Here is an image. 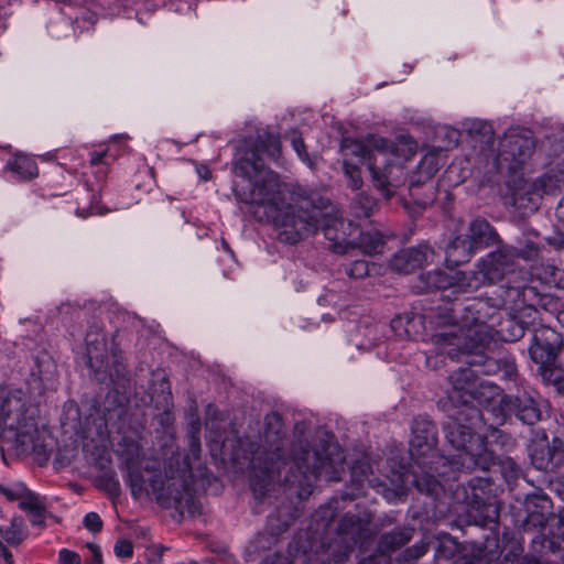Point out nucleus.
I'll use <instances>...</instances> for the list:
<instances>
[{"mask_svg": "<svg viewBox=\"0 0 564 564\" xmlns=\"http://www.w3.org/2000/svg\"><path fill=\"white\" fill-rule=\"evenodd\" d=\"M284 436L280 414H267L263 441L250 460V486L257 499H264L280 482L303 486L319 478L340 480L345 456L337 444L323 442L310 447L299 440L288 455Z\"/></svg>", "mask_w": 564, "mask_h": 564, "instance_id": "f257e3e1", "label": "nucleus"}, {"mask_svg": "<svg viewBox=\"0 0 564 564\" xmlns=\"http://www.w3.org/2000/svg\"><path fill=\"white\" fill-rule=\"evenodd\" d=\"M263 221H272L278 228L280 241L294 245L322 229L329 241V249L347 253L352 245L345 231L346 223L338 216L329 198L315 191L299 188L282 207H270Z\"/></svg>", "mask_w": 564, "mask_h": 564, "instance_id": "f03ea898", "label": "nucleus"}, {"mask_svg": "<svg viewBox=\"0 0 564 564\" xmlns=\"http://www.w3.org/2000/svg\"><path fill=\"white\" fill-rule=\"evenodd\" d=\"M280 153L279 138L264 131L258 134L253 149L235 161L234 171L241 178L234 187L236 198L254 207V217L260 221L269 216L271 205L283 207L301 188L281 182L279 175L264 165L261 155L278 160Z\"/></svg>", "mask_w": 564, "mask_h": 564, "instance_id": "7ed1b4c3", "label": "nucleus"}, {"mask_svg": "<svg viewBox=\"0 0 564 564\" xmlns=\"http://www.w3.org/2000/svg\"><path fill=\"white\" fill-rule=\"evenodd\" d=\"M410 438V470L402 468L391 479L394 491L402 492L412 484L421 494L437 498L446 488L448 458L436 451L437 430L426 417H416L412 423Z\"/></svg>", "mask_w": 564, "mask_h": 564, "instance_id": "20e7f679", "label": "nucleus"}, {"mask_svg": "<svg viewBox=\"0 0 564 564\" xmlns=\"http://www.w3.org/2000/svg\"><path fill=\"white\" fill-rule=\"evenodd\" d=\"M164 477L165 480L154 475L147 481L137 463L127 460V482L134 498L151 491L160 503L173 506L181 517L199 514L200 505L191 489L193 474L189 463L180 454H173L164 464Z\"/></svg>", "mask_w": 564, "mask_h": 564, "instance_id": "39448f33", "label": "nucleus"}, {"mask_svg": "<svg viewBox=\"0 0 564 564\" xmlns=\"http://www.w3.org/2000/svg\"><path fill=\"white\" fill-rule=\"evenodd\" d=\"M480 417L486 420L485 413L468 405V400L464 398L463 405L449 414L444 423L446 441L460 452L448 459L451 467L447 468L449 476L446 477V482L456 480L460 471H470L477 467L487 470L491 464L496 463L495 451L487 448L484 437L473 432L474 421Z\"/></svg>", "mask_w": 564, "mask_h": 564, "instance_id": "423d86ee", "label": "nucleus"}, {"mask_svg": "<svg viewBox=\"0 0 564 564\" xmlns=\"http://www.w3.org/2000/svg\"><path fill=\"white\" fill-rule=\"evenodd\" d=\"M400 147H406L411 153L415 149L414 142L403 138L398 143H393L370 134L365 141L344 138L340 150L344 156L343 161L359 164L367 160L373 186L386 198H390L397 186V174L402 173V169L397 162L401 156Z\"/></svg>", "mask_w": 564, "mask_h": 564, "instance_id": "0eeeda50", "label": "nucleus"}, {"mask_svg": "<svg viewBox=\"0 0 564 564\" xmlns=\"http://www.w3.org/2000/svg\"><path fill=\"white\" fill-rule=\"evenodd\" d=\"M0 437L22 451L43 448L35 410L28 404L25 393L0 387Z\"/></svg>", "mask_w": 564, "mask_h": 564, "instance_id": "6e6552de", "label": "nucleus"}, {"mask_svg": "<svg viewBox=\"0 0 564 564\" xmlns=\"http://www.w3.org/2000/svg\"><path fill=\"white\" fill-rule=\"evenodd\" d=\"M500 302L497 307L519 308L518 315H507L499 322L496 333L503 341L521 339L530 326H534L538 307L547 310L552 302L547 295H541L534 286L530 285H501Z\"/></svg>", "mask_w": 564, "mask_h": 564, "instance_id": "1a4fd4ad", "label": "nucleus"}, {"mask_svg": "<svg viewBox=\"0 0 564 564\" xmlns=\"http://www.w3.org/2000/svg\"><path fill=\"white\" fill-rule=\"evenodd\" d=\"M477 339L468 344H462V336L453 332H440L432 336V343L435 345L438 354L447 355L451 359L459 360L465 357V362L469 366H478L480 373L497 375L500 372V358L495 359L485 355V350L494 340V333L486 328H480L474 333Z\"/></svg>", "mask_w": 564, "mask_h": 564, "instance_id": "9d476101", "label": "nucleus"}, {"mask_svg": "<svg viewBox=\"0 0 564 564\" xmlns=\"http://www.w3.org/2000/svg\"><path fill=\"white\" fill-rule=\"evenodd\" d=\"M497 304H490L488 299H468L463 302H455L449 308V321L452 327L444 332H453L462 336V344L473 343L477 337L474 333L486 328L494 333L488 322L494 319Z\"/></svg>", "mask_w": 564, "mask_h": 564, "instance_id": "9b49d317", "label": "nucleus"}, {"mask_svg": "<svg viewBox=\"0 0 564 564\" xmlns=\"http://www.w3.org/2000/svg\"><path fill=\"white\" fill-rule=\"evenodd\" d=\"M368 524L369 521L358 514L350 512L344 514L336 528L337 538L327 545L324 543L322 545L323 551L318 557L321 563L325 564L326 561H328V564L345 563L357 543L365 544L369 536Z\"/></svg>", "mask_w": 564, "mask_h": 564, "instance_id": "f8f14e48", "label": "nucleus"}, {"mask_svg": "<svg viewBox=\"0 0 564 564\" xmlns=\"http://www.w3.org/2000/svg\"><path fill=\"white\" fill-rule=\"evenodd\" d=\"M534 145L531 131L509 130L501 138L498 155L494 159L497 171H517L531 158Z\"/></svg>", "mask_w": 564, "mask_h": 564, "instance_id": "ddd939ff", "label": "nucleus"}, {"mask_svg": "<svg viewBox=\"0 0 564 564\" xmlns=\"http://www.w3.org/2000/svg\"><path fill=\"white\" fill-rule=\"evenodd\" d=\"M455 499L467 506L470 511L478 513L485 522H494L498 517L496 497L489 479L471 478L467 485L459 486L454 492Z\"/></svg>", "mask_w": 564, "mask_h": 564, "instance_id": "4468645a", "label": "nucleus"}, {"mask_svg": "<svg viewBox=\"0 0 564 564\" xmlns=\"http://www.w3.org/2000/svg\"><path fill=\"white\" fill-rule=\"evenodd\" d=\"M86 352L88 366L96 372L98 380L104 381L109 377L111 381H116L124 377V365L116 355L112 367H109L106 337L98 326H91L86 334Z\"/></svg>", "mask_w": 564, "mask_h": 564, "instance_id": "2eb2a0df", "label": "nucleus"}, {"mask_svg": "<svg viewBox=\"0 0 564 564\" xmlns=\"http://www.w3.org/2000/svg\"><path fill=\"white\" fill-rule=\"evenodd\" d=\"M498 411L496 423H503L507 417L514 415L523 424L533 425L541 420V408L539 402L530 394L503 395L497 408L492 405V413Z\"/></svg>", "mask_w": 564, "mask_h": 564, "instance_id": "dca6fc26", "label": "nucleus"}, {"mask_svg": "<svg viewBox=\"0 0 564 564\" xmlns=\"http://www.w3.org/2000/svg\"><path fill=\"white\" fill-rule=\"evenodd\" d=\"M532 344L529 348V354L532 360L540 365V368L551 366L562 347L563 338L555 329L540 325L539 327L532 326Z\"/></svg>", "mask_w": 564, "mask_h": 564, "instance_id": "f3484780", "label": "nucleus"}, {"mask_svg": "<svg viewBox=\"0 0 564 564\" xmlns=\"http://www.w3.org/2000/svg\"><path fill=\"white\" fill-rule=\"evenodd\" d=\"M550 182L551 178L541 176L532 183H524L513 192L512 205L522 214L535 212L544 194L554 195V185Z\"/></svg>", "mask_w": 564, "mask_h": 564, "instance_id": "a211bd4d", "label": "nucleus"}, {"mask_svg": "<svg viewBox=\"0 0 564 564\" xmlns=\"http://www.w3.org/2000/svg\"><path fill=\"white\" fill-rule=\"evenodd\" d=\"M436 258L440 259L441 256L437 254L433 248L426 243H421L416 247L402 249L397 252L392 257L390 265L394 271L410 273L424 265L435 263Z\"/></svg>", "mask_w": 564, "mask_h": 564, "instance_id": "6ab92c4d", "label": "nucleus"}, {"mask_svg": "<svg viewBox=\"0 0 564 564\" xmlns=\"http://www.w3.org/2000/svg\"><path fill=\"white\" fill-rule=\"evenodd\" d=\"M517 259L513 246L502 245L482 260L481 273L489 282L500 281L513 271Z\"/></svg>", "mask_w": 564, "mask_h": 564, "instance_id": "aec40b11", "label": "nucleus"}, {"mask_svg": "<svg viewBox=\"0 0 564 564\" xmlns=\"http://www.w3.org/2000/svg\"><path fill=\"white\" fill-rule=\"evenodd\" d=\"M432 279L434 286L442 290H452V294L464 293L476 288L471 284V278L468 274L454 269L448 271L435 270Z\"/></svg>", "mask_w": 564, "mask_h": 564, "instance_id": "412c9836", "label": "nucleus"}, {"mask_svg": "<svg viewBox=\"0 0 564 564\" xmlns=\"http://www.w3.org/2000/svg\"><path fill=\"white\" fill-rule=\"evenodd\" d=\"M530 458L532 465L536 469L553 471L562 460V452L557 448L551 447L545 437L531 446Z\"/></svg>", "mask_w": 564, "mask_h": 564, "instance_id": "4be33fe9", "label": "nucleus"}, {"mask_svg": "<svg viewBox=\"0 0 564 564\" xmlns=\"http://www.w3.org/2000/svg\"><path fill=\"white\" fill-rule=\"evenodd\" d=\"M512 246L517 257L523 261L535 262L542 256V239L534 229H525Z\"/></svg>", "mask_w": 564, "mask_h": 564, "instance_id": "5701e85b", "label": "nucleus"}, {"mask_svg": "<svg viewBox=\"0 0 564 564\" xmlns=\"http://www.w3.org/2000/svg\"><path fill=\"white\" fill-rule=\"evenodd\" d=\"M465 236L470 239L475 250L496 243L499 236L495 228L484 218L471 220Z\"/></svg>", "mask_w": 564, "mask_h": 564, "instance_id": "b1692460", "label": "nucleus"}, {"mask_svg": "<svg viewBox=\"0 0 564 564\" xmlns=\"http://www.w3.org/2000/svg\"><path fill=\"white\" fill-rule=\"evenodd\" d=\"M476 252L465 235L456 236L445 248V261L448 265L457 267L468 262Z\"/></svg>", "mask_w": 564, "mask_h": 564, "instance_id": "393cba45", "label": "nucleus"}, {"mask_svg": "<svg viewBox=\"0 0 564 564\" xmlns=\"http://www.w3.org/2000/svg\"><path fill=\"white\" fill-rule=\"evenodd\" d=\"M468 133L475 148H479L480 153H494L495 132L492 126L485 121H473L468 128Z\"/></svg>", "mask_w": 564, "mask_h": 564, "instance_id": "a878e982", "label": "nucleus"}, {"mask_svg": "<svg viewBox=\"0 0 564 564\" xmlns=\"http://www.w3.org/2000/svg\"><path fill=\"white\" fill-rule=\"evenodd\" d=\"M413 530L411 529H394L391 532L381 535L378 543L380 555L391 553L406 544L412 539Z\"/></svg>", "mask_w": 564, "mask_h": 564, "instance_id": "bb28decb", "label": "nucleus"}, {"mask_svg": "<svg viewBox=\"0 0 564 564\" xmlns=\"http://www.w3.org/2000/svg\"><path fill=\"white\" fill-rule=\"evenodd\" d=\"M350 249L360 248L365 253L380 252L383 246L382 236L378 231H360L358 237H351Z\"/></svg>", "mask_w": 564, "mask_h": 564, "instance_id": "cd10ccee", "label": "nucleus"}, {"mask_svg": "<svg viewBox=\"0 0 564 564\" xmlns=\"http://www.w3.org/2000/svg\"><path fill=\"white\" fill-rule=\"evenodd\" d=\"M7 169L12 171L21 180H31L37 175L35 161L23 154H15L7 163Z\"/></svg>", "mask_w": 564, "mask_h": 564, "instance_id": "c85d7f7f", "label": "nucleus"}, {"mask_svg": "<svg viewBox=\"0 0 564 564\" xmlns=\"http://www.w3.org/2000/svg\"><path fill=\"white\" fill-rule=\"evenodd\" d=\"M0 535L10 545L21 544L28 535L22 517H13L8 525H1Z\"/></svg>", "mask_w": 564, "mask_h": 564, "instance_id": "c756f323", "label": "nucleus"}, {"mask_svg": "<svg viewBox=\"0 0 564 564\" xmlns=\"http://www.w3.org/2000/svg\"><path fill=\"white\" fill-rule=\"evenodd\" d=\"M484 440L487 448L488 446L497 447L503 453L511 452L517 445L514 437L496 427H490Z\"/></svg>", "mask_w": 564, "mask_h": 564, "instance_id": "7c9ffc66", "label": "nucleus"}, {"mask_svg": "<svg viewBox=\"0 0 564 564\" xmlns=\"http://www.w3.org/2000/svg\"><path fill=\"white\" fill-rule=\"evenodd\" d=\"M539 276L545 284L555 288L564 295V270L553 264H544L539 272Z\"/></svg>", "mask_w": 564, "mask_h": 564, "instance_id": "2f4dec72", "label": "nucleus"}, {"mask_svg": "<svg viewBox=\"0 0 564 564\" xmlns=\"http://www.w3.org/2000/svg\"><path fill=\"white\" fill-rule=\"evenodd\" d=\"M352 204L356 216L364 218L370 217L377 206L376 200L365 193L357 194Z\"/></svg>", "mask_w": 564, "mask_h": 564, "instance_id": "473e14b6", "label": "nucleus"}, {"mask_svg": "<svg viewBox=\"0 0 564 564\" xmlns=\"http://www.w3.org/2000/svg\"><path fill=\"white\" fill-rule=\"evenodd\" d=\"M500 471L507 482L517 480L521 474V467L511 457L499 458Z\"/></svg>", "mask_w": 564, "mask_h": 564, "instance_id": "72a5a7b5", "label": "nucleus"}, {"mask_svg": "<svg viewBox=\"0 0 564 564\" xmlns=\"http://www.w3.org/2000/svg\"><path fill=\"white\" fill-rule=\"evenodd\" d=\"M430 546V543L425 542L424 540L420 541L419 543H415L413 546L406 549L402 553H400L397 556V561L399 563H411L417 558H420L422 555H424L427 552V549Z\"/></svg>", "mask_w": 564, "mask_h": 564, "instance_id": "f704fd0d", "label": "nucleus"}, {"mask_svg": "<svg viewBox=\"0 0 564 564\" xmlns=\"http://www.w3.org/2000/svg\"><path fill=\"white\" fill-rule=\"evenodd\" d=\"M343 170L345 176L348 178V185L357 191L362 186V178L359 165L355 162L343 161Z\"/></svg>", "mask_w": 564, "mask_h": 564, "instance_id": "c9c22d12", "label": "nucleus"}, {"mask_svg": "<svg viewBox=\"0 0 564 564\" xmlns=\"http://www.w3.org/2000/svg\"><path fill=\"white\" fill-rule=\"evenodd\" d=\"M20 508L25 510L28 513L32 511H39L44 507L43 499L26 488V494L20 500Z\"/></svg>", "mask_w": 564, "mask_h": 564, "instance_id": "e433bc0d", "label": "nucleus"}, {"mask_svg": "<svg viewBox=\"0 0 564 564\" xmlns=\"http://www.w3.org/2000/svg\"><path fill=\"white\" fill-rule=\"evenodd\" d=\"M345 273L351 279H362L369 273V264L365 260H356L345 267Z\"/></svg>", "mask_w": 564, "mask_h": 564, "instance_id": "4c0bfd02", "label": "nucleus"}, {"mask_svg": "<svg viewBox=\"0 0 564 564\" xmlns=\"http://www.w3.org/2000/svg\"><path fill=\"white\" fill-rule=\"evenodd\" d=\"M0 492L10 501L21 500L26 494V486L22 482H14L9 487L0 484Z\"/></svg>", "mask_w": 564, "mask_h": 564, "instance_id": "58836bf2", "label": "nucleus"}, {"mask_svg": "<svg viewBox=\"0 0 564 564\" xmlns=\"http://www.w3.org/2000/svg\"><path fill=\"white\" fill-rule=\"evenodd\" d=\"M334 519V509L330 506L321 507L314 514L318 528L328 529Z\"/></svg>", "mask_w": 564, "mask_h": 564, "instance_id": "ea45409f", "label": "nucleus"}, {"mask_svg": "<svg viewBox=\"0 0 564 564\" xmlns=\"http://www.w3.org/2000/svg\"><path fill=\"white\" fill-rule=\"evenodd\" d=\"M501 369L500 372L502 378L507 380H513L517 376V366L512 358L502 357L500 358Z\"/></svg>", "mask_w": 564, "mask_h": 564, "instance_id": "a19ab883", "label": "nucleus"}, {"mask_svg": "<svg viewBox=\"0 0 564 564\" xmlns=\"http://www.w3.org/2000/svg\"><path fill=\"white\" fill-rule=\"evenodd\" d=\"M291 143H292L294 151L297 153V155L301 158V160L304 163H306L310 167H313L314 164L305 151V144H304L303 139L299 135H293Z\"/></svg>", "mask_w": 564, "mask_h": 564, "instance_id": "79ce46f5", "label": "nucleus"}, {"mask_svg": "<svg viewBox=\"0 0 564 564\" xmlns=\"http://www.w3.org/2000/svg\"><path fill=\"white\" fill-rule=\"evenodd\" d=\"M84 525L88 531L97 533L102 529V520L98 513L88 512L84 518Z\"/></svg>", "mask_w": 564, "mask_h": 564, "instance_id": "37998d69", "label": "nucleus"}, {"mask_svg": "<svg viewBox=\"0 0 564 564\" xmlns=\"http://www.w3.org/2000/svg\"><path fill=\"white\" fill-rule=\"evenodd\" d=\"M419 170L420 175H424L426 178H431L437 172V166L434 163V156H425L421 161Z\"/></svg>", "mask_w": 564, "mask_h": 564, "instance_id": "c03bdc74", "label": "nucleus"}, {"mask_svg": "<svg viewBox=\"0 0 564 564\" xmlns=\"http://www.w3.org/2000/svg\"><path fill=\"white\" fill-rule=\"evenodd\" d=\"M370 473V466L364 462H357L351 466V477L355 481L361 482Z\"/></svg>", "mask_w": 564, "mask_h": 564, "instance_id": "a18cd8bd", "label": "nucleus"}, {"mask_svg": "<svg viewBox=\"0 0 564 564\" xmlns=\"http://www.w3.org/2000/svg\"><path fill=\"white\" fill-rule=\"evenodd\" d=\"M58 563L59 564H80L82 558L78 553L70 551L68 549H62L58 552Z\"/></svg>", "mask_w": 564, "mask_h": 564, "instance_id": "49530a36", "label": "nucleus"}, {"mask_svg": "<svg viewBox=\"0 0 564 564\" xmlns=\"http://www.w3.org/2000/svg\"><path fill=\"white\" fill-rule=\"evenodd\" d=\"M113 551L119 557H130L133 553V546L128 540H119L116 542Z\"/></svg>", "mask_w": 564, "mask_h": 564, "instance_id": "de8ad7c7", "label": "nucleus"}, {"mask_svg": "<svg viewBox=\"0 0 564 564\" xmlns=\"http://www.w3.org/2000/svg\"><path fill=\"white\" fill-rule=\"evenodd\" d=\"M501 564H542L536 558H523L514 552L505 555Z\"/></svg>", "mask_w": 564, "mask_h": 564, "instance_id": "09e8293b", "label": "nucleus"}, {"mask_svg": "<svg viewBox=\"0 0 564 564\" xmlns=\"http://www.w3.org/2000/svg\"><path fill=\"white\" fill-rule=\"evenodd\" d=\"M292 558L290 554L284 553H274L265 560L261 561L259 564H291Z\"/></svg>", "mask_w": 564, "mask_h": 564, "instance_id": "8fccbe9b", "label": "nucleus"}, {"mask_svg": "<svg viewBox=\"0 0 564 564\" xmlns=\"http://www.w3.org/2000/svg\"><path fill=\"white\" fill-rule=\"evenodd\" d=\"M437 554L438 555H444L445 557H449V556H453L454 553L456 552V544L451 541V540H447L445 542H442L437 549Z\"/></svg>", "mask_w": 564, "mask_h": 564, "instance_id": "3c124183", "label": "nucleus"}, {"mask_svg": "<svg viewBox=\"0 0 564 564\" xmlns=\"http://www.w3.org/2000/svg\"><path fill=\"white\" fill-rule=\"evenodd\" d=\"M45 506L42 507L39 511H32L29 513L30 521L33 525L44 527L45 524Z\"/></svg>", "mask_w": 564, "mask_h": 564, "instance_id": "603ef678", "label": "nucleus"}, {"mask_svg": "<svg viewBox=\"0 0 564 564\" xmlns=\"http://www.w3.org/2000/svg\"><path fill=\"white\" fill-rule=\"evenodd\" d=\"M87 547L91 551V560L88 564H102V555L100 549L94 543H88Z\"/></svg>", "mask_w": 564, "mask_h": 564, "instance_id": "864d4df0", "label": "nucleus"}, {"mask_svg": "<svg viewBox=\"0 0 564 564\" xmlns=\"http://www.w3.org/2000/svg\"><path fill=\"white\" fill-rule=\"evenodd\" d=\"M325 564H328V562ZM358 564H389V561L383 555H370L361 560Z\"/></svg>", "mask_w": 564, "mask_h": 564, "instance_id": "5fc2aeb1", "label": "nucleus"}, {"mask_svg": "<svg viewBox=\"0 0 564 564\" xmlns=\"http://www.w3.org/2000/svg\"><path fill=\"white\" fill-rule=\"evenodd\" d=\"M546 241L557 250L564 249V235L562 234H556L555 236L547 238Z\"/></svg>", "mask_w": 564, "mask_h": 564, "instance_id": "6e6d98bb", "label": "nucleus"}, {"mask_svg": "<svg viewBox=\"0 0 564 564\" xmlns=\"http://www.w3.org/2000/svg\"><path fill=\"white\" fill-rule=\"evenodd\" d=\"M105 155H106L105 151L104 152H93L90 154V163L93 165L101 164Z\"/></svg>", "mask_w": 564, "mask_h": 564, "instance_id": "4d7b16f0", "label": "nucleus"}, {"mask_svg": "<svg viewBox=\"0 0 564 564\" xmlns=\"http://www.w3.org/2000/svg\"><path fill=\"white\" fill-rule=\"evenodd\" d=\"M0 556L3 557L7 564H13L12 553L7 549L6 545L0 549Z\"/></svg>", "mask_w": 564, "mask_h": 564, "instance_id": "13d9d810", "label": "nucleus"}, {"mask_svg": "<svg viewBox=\"0 0 564 564\" xmlns=\"http://www.w3.org/2000/svg\"><path fill=\"white\" fill-rule=\"evenodd\" d=\"M558 535L564 540V510L561 512L558 517Z\"/></svg>", "mask_w": 564, "mask_h": 564, "instance_id": "bf43d9fd", "label": "nucleus"}, {"mask_svg": "<svg viewBox=\"0 0 564 564\" xmlns=\"http://www.w3.org/2000/svg\"><path fill=\"white\" fill-rule=\"evenodd\" d=\"M191 449L194 455L198 454L200 451L199 442L195 437H192V440H191Z\"/></svg>", "mask_w": 564, "mask_h": 564, "instance_id": "052dcab7", "label": "nucleus"}, {"mask_svg": "<svg viewBox=\"0 0 564 564\" xmlns=\"http://www.w3.org/2000/svg\"><path fill=\"white\" fill-rule=\"evenodd\" d=\"M402 323H403V318L402 317H395L391 321V327L397 330L398 328H400L402 326Z\"/></svg>", "mask_w": 564, "mask_h": 564, "instance_id": "680f3d73", "label": "nucleus"}, {"mask_svg": "<svg viewBox=\"0 0 564 564\" xmlns=\"http://www.w3.org/2000/svg\"><path fill=\"white\" fill-rule=\"evenodd\" d=\"M481 388L482 389H488L489 392L491 393V397L494 395H499V388L497 386H484L481 384Z\"/></svg>", "mask_w": 564, "mask_h": 564, "instance_id": "e2e57ef3", "label": "nucleus"}, {"mask_svg": "<svg viewBox=\"0 0 564 564\" xmlns=\"http://www.w3.org/2000/svg\"><path fill=\"white\" fill-rule=\"evenodd\" d=\"M460 390H465V388H464L463 386H456V384H455V386H454V391H453V393L449 395V399H451L452 401H454V400H455V394H458Z\"/></svg>", "mask_w": 564, "mask_h": 564, "instance_id": "0e129e2a", "label": "nucleus"}, {"mask_svg": "<svg viewBox=\"0 0 564 564\" xmlns=\"http://www.w3.org/2000/svg\"><path fill=\"white\" fill-rule=\"evenodd\" d=\"M419 184H420V181H413V182L411 183V191H413L415 187H417V186H419Z\"/></svg>", "mask_w": 564, "mask_h": 564, "instance_id": "69168bd1", "label": "nucleus"}, {"mask_svg": "<svg viewBox=\"0 0 564 564\" xmlns=\"http://www.w3.org/2000/svg\"><path fill=\"white\" fill-rule=\"evenodd\" d=\"M118 486H119L118 481L112 480V487L115 490L118 489Z\"/></svg>", "mask_w": 564, "mask_h": 564, "instance_id": "338daca9", "label": "nucleus"}, {"mask_svg": "<svg viewBox=\"0 0 564 564\" xmlns=\"http://www.w3.org/2000/svg\"><path fill=\"white\" fill-rule=\"evenodd\" d=\"M560 390L561 391H564V381L562 382L561 387H560Z\"/></svg>", "mask_w": 564, "mask_h": 564, "instance_id": "774afa93", "label": "nucleus"}]
</instances>
